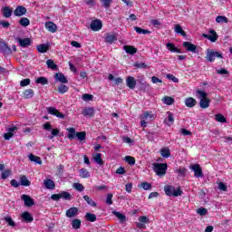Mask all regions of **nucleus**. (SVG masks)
I'll return each instance as SVG.
<instances>
[{
	"mask_svg": "<svg viewBox=\"0 0 232 232\" xmlns=\"http://www.w3.org/2000/svg\"><path fill=\"white\" fill-rule=\"evenodd\" d=\"M67 131H68L67 139H69V140H73V139H75V137H77V139H78V140H80V142H84V140H86V131L77 132V131H75V128H73V127L68 128Z\"/></svg>",
	"mask_w": 232,
	"mask_h": 232,
	"instance_id": "f257e3e1",
	"label": "nucleus"
},
{
	"mask_svg": "<svg viewBox=\"0 0 232 232\" xmlns=\"http://www.w3.org/2000/svg\"><path fill=\"white\" fill-rule=\"evenodd\" d=\"M153 171L158 175V177H164L166 171H168V163H153L152 164Z\"/></svg>",
	"mask_w": 232,
	"mask_h": 232,
	"instance_id": "f03ea898",
	"label": "nucleus"
},
{
	"mask_svg": "<svg viewBox=\"0 0 232 232\" xmlns=\"http://www.w3.org/2000/svg\"><path fill=\"white\" fill-rule=\"evenodd\" d=\"M164 191L167 197H180L184 193V191L180 189V187H179L178 189H175V187L171 185H166L164 187Z\"/></svg>",
	"mask_w": 232,
	"mask_h": 232,
	"instance_id": "7ed1b4c3",
	"label": "nucleus"
},
{
	"mask_svg": "<svg viewBox=\"0 0 232 232\" xmlns=\"http://www.w3.org/2000/svg\"><path fill=\"white\" fill-rule=\"evenodd\" d=\"M206 59L209 63H215V57L218 59H224V55H222V53L220 52H215L213 49H207L206 51Z\"/></svg>",
	"mask_w": 232,
	"mask_h": 232,
	"instance_id": "20e7f679",
	"label": "nucleus"
},
{
	"mask_svg": "<svg viewBox=\"0 0 232 232\" xmlns=\"http://www.w3.org/2000/svg\"><path fill=\"white\" fill-rule=\"evenodd\" d=\"M51 198L55 202L61 200V198H63V200H72V194H70V192L68 191H62L59 194H53L51 196Z\"/></svg>",
	"mask_w": 232,
	"mask_h": 232,
	"instance_id": "39448f33",
	"label": "nucleus"
},
{
	"mask_svg": "<svg viewBox=\"0 0 232 232\" xmlns=\"http://www.w3.org/2000/svg\"><path fill=\"white\" fill-rule=\"evenodd\" d=\"M43 128H44V130H45V131H51L52 135L48 137V139H50V140L53 139V137H57L61 131V130H59V129L52 130V123H50V122H45L43 125Z\"/></svg>",
	"mask_w": 232,
	"mask_h": 232,
	"instance_id": "423d86ee",
	"label": "nucleus"
},
{
	"mask_svg": "<svg viewBox=\"0 0 232 232\" xmlns=\"http://www.w3.org/2000/svg\"><path fill=\"white\" fill-rule=\"evenodd\" d=\"M189 168L192 171H194V177H196V179L204 178V172L202 171V167H200L199 164L190 165Z\"/></svg>",
	"mask_w": 232,
	"mask_h": 232,
	"instance_id": "0eeeda50",
	"label": "nucleus"
},
{
	"mask_svg": "<svg viewBox=\"0 0 232 232\" xmlns=\"http://www.w3.org/2000/svg\"><path fill=\"white\" fill-rule=\"evenodd\" d=\"M47 112L50 115H53L54 117H57L58 119H64V114L61 112L59 110H57L55 107H48Z\"/></svg>",
	"mask_w": 232,
	"mask_h": 232,
	"instance_id": "6e6552de",
	"label": "nucleus"
},
{
	"mask_svg": "<svg viewBox=\"0 0 232 232\" xmlns=\"http://www.w3.org/2000/svg\"><path fill=\"white\" fill-rule=\"evenodd\" d=\"M209 34H203V37H205V39H208L211 43H217V41H218V34H217V31L212 29L209 31Z\"/></svg>",
	"mask_w": 232,
	"mask_h": 232,
	"instance_id": "1a4fd4ad",
	"label": "nucleus"
},
{
	"mask_svg": "<svg viewBox=\"0 0 232 232\" xmlns=\"http://www.w3.org/2000/svg\"><path fill=\"white\" fill-rule=\"evenodd\" d=\"M22 200H24V206L26 208H32V206H35V201L30 196L24 194L21 196Z\"/></svg>",
	"mask_w": 232,
	"mask_h": 232,
	"instance_id": "9d476101",
	"label": "nucleus"
},
{
	"mask_svg": "<svg viewBox=\"0 0 232 232\" xmlns=\"http://www.w3.org/2000/svg\"><path fill=\"white\" fill-rule=\"evenodd\" d=\"M90 27L92 32H99L102 28V22L100 19L92 20Z\"/></svg>",
	"mask_w": 232,
	"mask_h": 232,
	"instance_id": "9b49d317",
	"label": "nucleus"
},
{
	"mask_svg": "<svg viewBox=\"0 0 232 232\" xmlns=\"http://www.w3.org/2000/svg\"><path fill=\"white\" fill-rule=\"evenodd\" d=\"M17 43L21 48H28V46H32V39L30 38H16Z\"/></svg>",
	"mask_w": 232,
	"mask_h": 232,
	"instance_id": "f8f14e48",
	"label": "nucleus"
},
{
	"mask_svg": "<svg viewBox=\"0 0 232 232\" xmlns=\"http://www.w3.org/2000/svg\"><path fill=\"white\" fill-rule=\"evenodd\" d=\"M26 12H27L26 7L23 5H18L14 9V14L15 17H23V15H26Z\"/></svg>",
	"mask_w": 232,
	"mask_h": 232,
	"instance_id": "ddd939ff",
	"label": "nucleus"
},
{
	"mask_svg": "<svg viewBox=\"0 0 232 232\" xmlns=\"http://www.w3.org/2000/svg\"><path fill=\"white\" fill-rule=\"evenodd\" d=\"M0 52L10 55V53H12V48H10L5 42L0 41Z\"/></svg>",
	"mask_w": 232,
	"mask_h": 232,
	"instance_id": "4468645a",
	"label": "nucleus"
},
{
	"mask_svg": "<svg viewBox=\"0 0 232 232\" xmlns=\"http://www.w3.org/2000/svg\"><path fill=\"white\" fill-rule=\"evenodd\" d=\"M183 48H186L187 52H192V53H198L197 45L193 44L191 42H184Z\"/></svg>",
	"mask_w": 232,
	"mask_h": 232,
	"instance_id": "2eb2a0df",
	"label": "nucleus"
},
{
	"mask_svg": "<svg viewBox=\"0 0 232 232\" xmlns=\"http://www.w3.org/2000/svg\"><path fill=\"white\" fill-rule=\"evenodd\" d=\"M65 215L68 218H73V217H77V215H79V208L76 207L70 208L66 210Z\"/></svg>",
	"mask_w": 232,
	"mask_h": 232,
	"instance_id": "dca6fc26",
	"label": "nucleus"
},
{
	"mask_svg": "<svg viewBox=\"0 0 232 232\" xmlns=\"http://www.w3.org/2000/svg\"><path fill=\"white\" fill-rule=\"evenodd\" d=\"M18 128L16 126L10 127L7 129L6 133L4 134L5 140H10L14 137V131H17Z\"/></svg>",
	"mask_w": 232,
	"mask_h": 232,
	"instance_id": "f3484780",
	"label": "nucleus"
},
{
	"mask_svg": "<svg viewBox=\"0 0 232 232\" xmlns=\"http://www.w3.org/2000/svg\"><path fill=\"white\" fill-rule=\"evenodd\" d=\"M126 84L130 90H135V87L137 86V81L133 76H128L126 79Z\"/></svg>",
	"mask_w": 232,
	"mask_h": 232,
	"instance_id": "a211bd4d",
	"label": "nucleus"
},
{
	"mask_svg": "<svg viewBox=\"0 0 232 232\" xmlns=\"http://www.w3.org/2000/svg\"><path fill=\"white\" fill-rule=\"evenodd\" d=\"M55 81L62 82V84H68V78L63 72H57L54 75Z\"/></svg>",
	"mask_w": 232,
	"mask_h": 232,
	"instance_id": "6ab92c4d",
	"label": "nucleus"
},
{
	"mask_svg": "<svg viewBox=\"0 0 232 232\" xmlns=\"http://www.w3.org/2000/svg\"><path fill=\"white\" fill-rule=\"evenodd\" d=\"M166 48L169 52H171V53H182V51L175 46V44L173 43H168Z\"/></svg>",
	"mask_w": 232,
	"mask_h": 232,
	"instance_id": "aec40b11",
	"label": "nucleus"
},
{
	"mask_svg": "<svg viewBox=\"0 0 232 232\" xmlns=\"http://www.w3.org/2000/svg\"><path fill=\"white\" fill-rule=\"evenodd\" d=\"M45 28L48 32H51V34H55V32H57V24L52 21L45 23Z\"/></svg>",
	"mask_w": 232,
	"mask_h": 232,
	"instance_id": "412c9836",
	"label": "nucleus"
},
{
	"mask_svg": "<svg viewBox=\"0 0 232 232\" xmlns=\"http://www.w3.org/2000/svg\"><path fill=\"white\" fill-rule=\"evenodd\" d=\"M2 14L5 19H9V17H12V14H14V11L10 6H4L2 8Z\"/></svg>",
	"mask_w": 232,
	"mask_h": 232,
	"instance_id": "4be33fe9",
	"label": "nucleus"
},
{
	"mask_svg": "<svg viewBox=\"0 0 232 232\" xmlns=\"http://www.w3.org/2000/svg\"><path fill=\"white\" fill-rule=\"evenodd\" d=\"M82 114L83 117H93V115H95V109H93V107L85 108L82 111Z\"/></svg>",
	"mask_w": 232,
	"mask_h": 232,
	"instance_id": "5701e85b",
	"label": "nucleus"
},
{
	"mask_svg": "<svg viewBox=\"0 0 232 232\" xmlns=\"http://www.w3.org/2000/svg\"><path fill=\"white\" fill-rule=\"evenodd\" d=\"M21 218L23 219L24 222H27V223L34 222V217L28 211L23 212L21 214Z\"/></svg>",
	"mask_w": 232,
	"mask_h": 232,
	"instance_id": "b1692460",
	"label": "nucleus"
},
{
	"mask_svg": "<svg viewBox=\"0 0 232 232\" xmlns=\"http://www.w3.org/2000/svg\"><path fill=\"white\" fill-rule=\"evenodd\" d=\"M185 106H187V108H195V106H197V100L193 97L186 98Z\"/></svg>",
	"mask_w": 232,
	"mask_h": 232,
	"instance_id": "393cba45",
	"label": "nucleus"
},
{
	"mask_svg": "<svg viewBox=\"0 0 232 232\" xmlns=\"http://www.w3.org/2000/svg\"><path fill=\"white\" fill-rule=\"evenodd\" d=\"M36 50L39 52V53H46V52H48V50H50V44H41L36 46Z\"/></svg>",
	"mask_w": 232,
	"mask_h": 232,
	"instance_id": "a878e982",
	"label": "nucleus"
},
{
	"mask_svg": "<svg viewBox=\"0 0 232 232\" xmlns=\"http://www.w3.org/2000/svg\"><path fill=\"white\" fill-rule=\"evenodd\" d=\"M44 186L46 188V189H55V182H53V179H44Z\"/></svg>",
	"mask_w": 232,
	"mask_h": 232,
	"instance_id": "bb28decb",
	"label": "nucleus"
},
{
	"mask_svg": "<svg viewBox=\"0 0 232 232\" xmlns=\"http://www.w3.org/2000/svg\"><path fill=\"white\" fill-rule=\"evenodd\" d=\"M211 103V100L209 98H203L199 101V107L202 110H207V108L209 106Z\"/></svg>",
	"mask_w": 232,
	"mask_h": 232,
	"instance_id": "cd10ccee",
	"label": "nucleus"
},
{
	"mask_svg": "<svg viewBox=\"0 0 232 232\" xmlns=\"http://www.w3.org/2000/svg\"><path fill=\"white\" fill-rule=\"evenodd\" d=\"M168 119L164 120L165 124H168V126H171L175 123V117L173 116V112L167 111Z\"/></svg>",
	"mask_w": 232,
	"mask_h": 232,
	"instance_id": "c85d7f7f",
	"label": "nucleus"
},
{
	"mask_svg": "<svg viewBox=\"0 0 232 232\" xmlns=\"http://www.w3.org/2000/svg\"><path fill=\"white\" fill-rule=\"evenodd\" d=\"M123 50H125L126 53H130V55H135L137 53V48L133 45H124Z\"/></svg>",
	"mask_w": 232,
	"mask_h": 232,
	"instance_id": "c756f323",
	"label": "nucleus"
},
{
	"mask_svg": "<svg viewBox=\"0 0 232 232\" xmlns=\"http://www.w3.org/2000/svg\"><path fill=\"white\" fill-rule=\"evenodd\" d=\"M35 95V92H34V89H26L23 92L24 99H32Z\"/></svg>",
	"mask_w": 232,
	"mask_h": 232,
	"instance_id": "7c9ffc66",
	"label": "nucleus"
},
{
	"mask_svg": "<svg viewBox=\"0 0 232 232\" xmlns=\"http://www.w3.org/2000/svg\"><path fill=\"white\" fill-rule=\"evenodd\" d=\"M160 153L164 159H169V157H171V150H169L168 148L161 149Z\"/></svg>",
	"mask_w": 232,
	"mask_h": 232,
	"instance_id": "2f4dec72",
	"label": "nucleus"
},
{
	"mask_svg": "<svg viewBox=\"0 0 232 232\" xmlns=\"http://www.w3.org/2000/svg\"><path fill=\"white\" fill-rule=\"evenodd\" d=\"M115 41H117V35L115 34H107L105 36V43H107L108 44H113Z\"/></svg>",
	"mask_w": 232,
	"mask_h": 232,
	"instance_id": "473e14b6",
	"label": "nucleus"
},
{
	"mask_svg": "<svg viewBox=\"0 0 232 232\" xmlns=\"http://www.w3.org/2000/svg\"><path fill=\"white\" fill-rule=\"evenodd\" d=\"M113 215L120 220V224H124L126 220V216L119 211H113Z\"/></svg>",
	"mask_w": 232,
	"mask_h": 232,
	"instance_id": "72a5a7b5",
	"label": "nucleus"
},
{
	"mask_svg": "<svg viewBox=\"0 0 232 232\" xmlns=\"http://www.w3.org/2000/svg\"><path fill=\"white\" fill-rule=\"evenodd\" d=\"M134 30L136 33H138L139 35H146V34H151V31L148 30V29H142L139 26H135Z\"/></svg>",
	"mask_w": 232,
	"mask_h": 232,
	"instance_id": "f704fd0d",
	"label": "nucleus"
},
{
	"mask_svg": "<svg viewBox=\"0 0 232 232\" xmlns=\"http://www.w3.org/2000/svg\"><path fill=\"white\" fill-rule=\"evenodd\" d=\"M174 32H176V34H179L182 37H186L187 35L185 30L182 29V26L179 24L174 26Z\"/></svg>",
	"mask_w": 232,
	"mask_h": 232,
	"instance_id": "c9c22d12",
	"label": "nucleus"
},
{
	"mask_svg": "<svg viewBox=\"0 0 232 232\" xmlns=\"http://www.w3.org/2000/svg\"><path fill=\"white\" fill-rule=\"evenodd\" d=\"M82 224V222L78 218L73 219L71 223L72 229H81Z\"/></svg>",
	"mask_w": 232,
	"mask_h": 232,
	"instance_id": "e433bc0d",
	"label": "nucleus"
},
{
	"mask_svg": "<svg viewBox=\"0 0 232 232\" xmlns=\"http://www.w3.org/2000/svg\"><path fill=\"white\" fill-rule=\"evenodd\" d=\"M83 200H85V202H87L89 206H92V208H97V203L93 201V199H92L90 196L88 195L83 196Z\"/></svg>",
	"mask_w": 232,
	"mask_h": 232,
	"instance_id": "4c0bfd02",
	"label": "nucleus"
},
{
	"mask_svg": "<svg viewBox=\"0 0 232 232\" xmlns=\"http://www.w3.org/2000/svg\"><path fill=\"white\" fill-rule=\"evenodd\" d=\"M79 173H80L81 179H90V171H88L87 169H84V168L81 169L79 170Z\"/></svg>",
	"mask_w": 232,
	"mask_h": 232,
	"instance_id": "58836bf2",
	"label": "nucleus"
},
{
	"mask_svg": "<svg viewBox=\"0 0 232 232\" xmlns=\"http://www.w3.org/2000/svg\"><path fill=\"white\" fill-rule=\"evenodd\" d=\"M94 161L96 164H99V166H102L104 164V160H102V154L101 153H96L93 157Z\"/></svg>",
	"mask_w": 232,
	"mask_h": 232,
	"instance_id": "ea45409f",
	"label": "nucleus"
},
{
	"mask_svg": "<svg viewBox=\"0 0 232 232\" xmlns=\"http://www.w3.org/2000/svg\"><path fill=\"white\" fill-rule=\"evenodd\" d=\"M20 184L21 186L28 187L32 184V182L28 179V178H26V176L24 175L20 177Z\"/></svg>",
	"mask_w": 232,
	"mask_h": 232,
	"instance_id": "a19ab883",
	"label": "nucleus"
},
{
	"mask_svg": "<svg viewBox=\"0 0 232 232\" xmlns=\"http://www.w3.org/2000/svg\"><path fill=\"white\" fill-rule=\"evenodd\" d=\"M85 218L88 222H96L97 221V216L95 214H92L90 212L86 213Z\"/></svg>",
	"mask_w": 232,
	"mask_h": 232,
	"instance_id": "79ce46f5",
	"label": "nucleus"
},
{
	"mask_svg": "<svg viewBox=\"0 0 232 232\" xmlns=\"http://www.w3.org/2000/svg\"><path fill=\"white\" fill-rule=\"evenodd\" d=\"M29 160L31 162H35L36 164H43V160H41V158L40 157H37L34 154H30L29 155Z\"/></svg>",
	"mask_w": 232,
	"mask_h": 232,
	"instance_id": "37998d69",
	"label": "nucleus"
},
{
	"mask_svg": "<svg viewBox=\"0 0 232 232\" xmlns=\"http://www.w3.org/2000/svg\"><path fill=\"white\" fill-rule=\"evenodd\" d=\"M8 177H12V169H10L4 170L1 174L2 180H6V179H8Z\"/></svg>",
	"mask_w": 232,
	"mask_h": 232,
	"instance_id": "c03bdc74",
	"label": "nucleus"
},
{
	"mask_svg": "<svg viewBox=\"0 0 232 232\" xmlns=\"http://www.w3.org/2000/svg\"><path fill=\"white\" fill-rule=\"evenodd\" d=\"M215 121L221 123L227 122V119H226V117H224L221 113H218L215 115Z\"/></svg>",
	"mask_w": 232,
	"mask_h": 232,
	"instance_id": "a18cd8bd",
	"label": "nucleus"
},
{
	"mask_svg": "<svg viewBox=\"0 0 232 232\" xmlns=\"http://www.w3.org/2000/svg\"><path fill=\"white\" fill-rule=\"evenodd\" d=\"M68 90H70V88L67 85H64L63 83L58 86V92L62 95H64V93H66Z\"/></svg>",
	"mask_w": 232,
	"mask_h": 232,
	"instance_id": "49530a36",
	"label": "nucleus"
},
{
	"mask_svg": "<svg viewBox=\"0 0 232 232\" xmlns=\"http://www.w3.org/2000/svg\"><path fill=\"white\" fill-rule=\"evenodd\" d=\"M19 24L24 27L30 26V19H28L27 17H22L19 20Z\"/></svg>",
	"mask_w": 232,
	"mask_h": 232,
	"instance_id": "de8ad7c7",
	"label": "nucleus"
},
{
	"mask_svg": "<svg viewBox=\"0 0 232 232\" xmlns=\"http://www.w3.org/2000/svg\"><path fill=\"white\" fill-rule=\"evenodd\" d=\"M35 82L36 84H42L43 86H44L48 84V78L41 76L36 79Z\"/></svg>",
	"mask_w": 232,
	"mask_h": 232,
	"instance_id": "09e8293b",
	"label": "nucleus"
},
{
	"mask_svg": "<svg viewBox=\"0 0 232 232\" xmlns=\"http://www.w3.org/2000/svg\"><path fill=\"white\" fill-rule=\"evenodd\" d=\"M163 102H164V104H167V106H171V104H173L175 102V99H173L170 96H165L163 98Z\"/></svg>",
	"mask_w": 232,
	"mask_h": 232,
	"instance_id": "8fccbe9b",
	"label": "nucleus"
},
{
	"mask_svg": "<svg viewBox=\"0 0 232 232\" xmlns=\"http://www.w3.org/2000/svg\"><path fill=\"white\" fill-rule=\"evenodd\" d=\"M5 222L8 224V226H11L12 227H15V221H14V218L10 216H6L4 218Z\"/></svg>",
	"mask_w": 232,
	"mask_h": 232,
	"instance_id": "3c124183",
	"label": "nucleus"
},
{
	"mask_svg": "<svg viewBox=\"0 0 232 232\" xmlns=\"http://www.w3.org/2000/svg\"><path fill=\"white\" fill-rule=\"evenodd\" d=\"M138 188H142L145 191H150V189H151V184L144 181L140 183V185H138Z\"/></svg>",
	"mask_w": 232,
	"mask_h": 232,
	"instance_id": "603ef678",
	"label": "nucleus"
},
{
	"mask_svg": "<svg viewBox=\"0 0 232 232\" xmlns=\"http://www.w3.org/2000/svg\"><path fill=\"white\" fill-rule=\"evenodd\" d=\"M47 68H50L51 70H57V64H55V62L52 59H49L46 61Z\"/></svg>",
	"mask_w": 232,
	"mask_h": 232,
	"instance_id": "864d4df0",
	"label": "nucleus"
},
{
	"mask_svg": "<svg viewBox=\"0 0 232 232\" xmlns=\"http://www.w3.org/2000/svg\"><path fill=\"white\" fill-rule=\"evenodd\" d=\"M197 95H198V99H208V92L200 90L196 91Z\"/></svg>",
	"mask_w": 232,
	"mask_h": 232,
	"instance_id": "5fc2aeb1",
	"label": "nucleus"
},
{
	"mask_svg": "<svg viewBox=\"0 0 232 232\" xmlns=\"http://www.w3.org/2000/svg\"><path fill=\"white\" fill-rule=\"evenodd\" d=\"M135 68H139L140 70H148V64L145 63H134Z\"/></svg>",
	"mask_w": 232,
	"mask_h": 232,
	"instance_id": "6e6d98bb",
	"label": "nucleus"
},
{
	"mask_svg": "<svg viewBox=\"0 0 232 232\" xmlns=\"http://www.w3.org/2000/svg\"><path fill=\"white\" fill-rule=\"evenodd\" d=\"M216 23H229V20L224 15H218L216 17Z\"/></svg>",
	"mask_w": 232,
	"mask_h": 232,
	"instance_id": "4d7b16f0",
	"label": "nucleus"
},
{
	"mask_svg": "<svg viewBox=\"0 0 232 232\" xmlns=\"http://www.w3.org/2000/svg\"><path fill=\"white\" fill-rule=\"evenodd\" d=\"M125 162H127L130 166H135V159L131 156H126Z\"/></svg>",
	"mask_w": 232,
	"mask_h": 232,
	"instance_id": "13d9d810",
	"label": "nucleus"
},
{
	"mask_svg": "<svg viewBox=\"0 0 232 232\" xmlns=\"http://www.w3.org/2000/svg\"><path fill=\"white\" fill-rule=\"evenodd\" d=\"M112 198H113V194L111 193L107 194L105 202L108 206H111V204H113Z\"/></svg>",
	"mask_w": 232,
	"mask_h": 232,
	"instance_id": "bf43d9fd",
	"label": "nucleus"
},
{
	"mask_svg": "<svg viewBox=\"0 0 232 232\" xmlns=\"http://www.w3.org/2000/svg\"><path fill=\"white\" fill-rule=\"evenodd\" d=\"M197 213L201 217H206V215H208V208H199L197 209Z\"/></svg>",
	"mask_w": 232,
	"mask_h": 232,
	"instance_id": "052dcab7",
	"label": "nucleus"
},
{
	"mask_svg": "<svg viewBox=\"0 0 232 232\" xmlns=\"http://www.w3.org/2000/svg\"><path fill=\"white\" fill-rule=\"evenodd\" d=\"M72 188L76 189V191H84V186L81 183H74Z\"/></svg>",
	"mask_w": 232,
	"mask_h": 232,
	"instance_id": "680f3d73",
	"label": "nucleus"
},
{
	"mask_svg": "<svg viewBox=\"0 0 232 232\" xmlns=\"http://www.w3.org/2000/svg\"><path fill=\"white\" fill-rule=\"evenodd\" d=\"M150 23H151L152 26H154V28H160V26L162 25L160 21H159L157 19L151 20Z\"/></svg>",
	"mask_w": 232,
	"mask_h": 232,
	"instance_id": "e2e57ef3",
	"label": "nucleus"
},
{
	"mask_svg": "<svg viewBox=\"0 0 232 232\" xmlns=\"http://www.w3.org/2000/svg\"><path fill=\"white\" fill-rule=\"evenodd\" d=\"M100 1L101 3H102V6L108 9L111 5V3L113 0H100Z\"/></svg>",
	"mask_w": 232,
	"mask_h": 232,
	"instance_id": "0e129e2a",
	"label": "nucleus"
},
{
	"mask_svg": "<svg viewBox=\"0 0 232 232\" xmlns=\"http://www.w3.org/2000/svg\"><path fill=\"white\" fill-rule=\"evenodd\" d=\"M31 82V80L30 78H27V79H24L20 82V86H22L23 88H24L25 86H29Z\"/></svg>",
	"mask_w": 232,
	"mask_h": 232,
	"instance_id": "69168bd1",
	"label": "nucleus"
},
{
	"mask_svg": "<svg viewBox=\"0 0 232 232\" xmlns=\"http://www.w3.org/2000/svg\"><path fill=\"white\" fill-rule=\"evenodd\" d=\"M139 222H141V224H150V218L146 216H140L139 218Z\"/></svg>",
	"mask_w": 232,
	"mask_h": 232,
	"instance_id": "338daca9",
	"label": "nucleus"
},
{
	"mask_svg": "<svg viewBox=\"0 0 232 232\" xmlns=\"http://www.w3.org/2000/svg\"><path fill=\"white\" fill-rule=\"evenodd\" d=\"M82 99L83 101H93V95L89 94V93H84V94H82Z\"/></svg>",
	"mask_w": 232,
	"mask_h": 232,
	"instance_id": "774afa93",
	"label": "nucleus"
}]
</instances>
